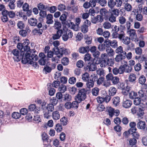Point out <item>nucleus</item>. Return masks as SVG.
I'll return each mask as SVG.
<instances>
[{
	"mask_svg": "<svg viewBox=\"0 0 147 147\" xmlns=\"http://www.w3.org/2000/svg\"><path fill=\"white\" fill-rule=\"evenodd\" d=\"M111 99V97L109 95H107L105 97L100 96L96 98V100L99 103H102L103 102L108 103Z\"/></svg>",
	"mask_w": 147,
	"mask_h": 147,
	"instance_id": "0eeeda50",
	"label": "nucleus"
},
{
	"mask_svg": "<svg viewBox=\"0 0 147 147\" xmlns=\"http://www.w3.org/2000/svg\"><path fill=\"white\" fill-rule=\"evenodd\" d=\"M124 9L127 11H130L132 9L131 5L128 3H125L124 6Z\"/></svg>",
	"mask_w": 147,
	"mask_h": 147,
	"instance_id": "f704fd0d",
	"label": "nucleus"
},
{
	"mask_svg": "<svg viewBox=\"0 0 147 147\" xmlns=\"http://www.w3.org/2000/svg\"><path fill=\"white\" fill-rule=\"evenodd\" d=\"M119 79L118 77L113 76L111 80V81L113 84H116L118 83L119 82Z\"/></svg>",
	"mask_w": 147,
	"mask_h": 147,
	"instance_id": "6e6d98bb",
	"label": "nucleus"
},
{
	"mask_svg": "<svg viewBox=\"0 0 147 147\" xmlns=\"http://www.w3.org/2000/svg\"><path fill=\"white\" fill-rule=\"evenodd\" d=\"M28 22L32 26H35L37 24V20L35 18H31L28 20Z\"/></svg>",
	"mask_w": 147,
	"mask_h": 147,
	"instance_id": "cd10ccee",
	"label": "nucleus"
},
{
	"mask_svg": "<svg viewBox=\"0 0 147 147\" xmlns=\"http://www.w3.org/2000/svg\"><path fill=\"white\" fill-rule=\"evenodd\" d=\"M84 65V62L81 60H80L78 61L76 63L77 67L79 68L82 67Z\"/></svg>",
	"mask_w": 147,
	"mask_h": 147,
	"instance_id": "338daca9",
	"label": "nucleus"
},
{
	"mask_svg": "<svg viewBox=\"0 0 147 147\" xmlns=\"http://www.w3.org/2000/svg\"><path fill=\"white\" fill-rule=\"evenodd\" d=\"M109 92L110 95L113 96L116 94L117 90L115 88L112 87L109 88Z\"/></svg>",
	"mask_w": 147,
	"mask_h": 147,
	"instance_id": "a19ab883",
	"label": "nucleus"
},
{
	"mask_svg": "<svg viewBox=\"0 0 147 147\" xmlns=\"http://www.w3.org/2000/svg\"><path fill=\"white\" fill-rule=\"evenodd\" d=\"M67 16L65 14H62L60 16L59 19L61 21L62 24L64 23L66 21Z\"/></svg>",
	"mask_w": 147,
	"mask_h": 147,
	"instance_id": "8fccbe9b",
	"label": "nucleus"
},
{
	"mask_svg": "<svg viewBox=\"0 0 147 147\" xmlns=\"http://www.w3.org/2000/svg\"><path fill=\"white\" fill-rule=\"evenodd\" d=\"M12 117L14 118L18 119L20 117L21 115L20 113L15 112L12 113Z\"/></svg>",
	"mask_w": 147,
	"mask_h": 147,
	"instance_id": "0e129e2a",
	"label": "nucleus"
},
{
	"mask_svg": "<svg viewBox=\"0 0 147 147\" xmlns=\"http://www.w3.org/2000/svg\"><path fill=\"white\" fill-rule=\"evenodd\" d=\"M57 52H58V53H59L60 55H61L62 57L63 54L67 55L70 53V51L68 49H66L64 47L60 48H60Z\"/></svg>",
	"mask_w": 147,
	"mask_h": 147,
	"instance_id": "1a4fd4ad",
	"label": "nucleus"
},
{
	"mask_svg": "<svg viewBox=\"0 0 147 147\" xmlns=\"http://www.w3.org/2000/svg\"><path fill=\"white\" fill-rule=\"evenodd\" d=\"M62 34V38L65 41H67L69 38H71L73 36V33L70 30L67 32L63 31Z\"/></svg>",
	"mask_w": 147,
	"mask_h": 147,
	"instance_id": "6e6552de",
	"label": "nucleus"
},
{
	"mask_svg": "<svg viewBox=\"0 0 147 147\" xmlns=\"http://www.w3.org/2000/svg\"><path fill=\"white\" fill-rule=\"evenodd\" d=\"M146 77L143 75L141 76L139 79V82L141 84H144L146 88L147 87V85L146 84H144L146 82Z\"/></svg>",
	"mask_w": 147,
	"mask_h": 147,
	"instance_id": "bb28decb",
	"label": "nucleus"
},
{
	"mask_svg": "<svg viewBox=\"0 0 147 147\" xmlns=\"http://www.w3.org/2000/svg\"><path fill=\"white\" fill-rule=\"evenodd\" d=\"M28 108L29 110L31 111H33L34 110L36 111V110L39 111L40 110V108L36 107V105L34 104L30 105L29 106Z\"/></svg>",
	"mask_w": 147,
	"mask_h": 147,
	"instance_id": "4c0bfd02",
	"label": "nucleus"
},
{
	"mask_svg": "<svg viewBox=\"0 0 147 147\" xmlns=\"http://www.w3.org/2000/svg\"><path fill=\"white\" fill-rule=\"evenodd\" d=\"M54 105L51 104H49L47 105V107L46 109L47 110V111L49 112H51L53 111L54 109Z\"/></svg>",
	"mask_w": 147,
	"mask_h": 147,
	"instance_id": "4d7b16f0",
	"label": "nucleus"
},
{
	"mask_svg": "<svg viewBox=\"0 0 147 147\" xmlns=\"http://www.w3.org/2000/svg\"><path fill=\"white\" fill-rule=\"evenodd\" d=\"M107 54L108 56L110 57H113L115 54L113 50L110 47H107L106 49Z\"/></svg>",
	"mask_w": 147,
	"mask_h": 147,
	"instance_id": "aec40b11",
	"label": "nucleus"
},
{
	"mask_svg": "<svg viewBox=\"0 0 147 147\" xmlns=\"http://www.w3.org/2000/svg\"><path fill=\"white\" fill-rule=\"evenodd\" d=\"M29 44V41L28 39H26L24 40V42L22 43H19L18 44L17 46V48L23 51L25 54V56H26V55H28L29 56L31 55L30 53H31V49L28 45Z\"/></svg>",
	"mask_w": 147,
	"mask_h": 147,
	"instance_id": "f03ea898",
	"label": "nucleus"
},
{
	"mask_svg": "<svg viewBox=\"0 0 147 147\" xmlns=\"http://www.w3.org/2000/svg\"><path fill=\"white\" fill-rule=\"evenodd\" d=\"M136 75L134 73H131L129 76L128 80L129 82L134 84L136 83Z\"/></svg>",
	"mask_w": 147,
	"mask_h": 147,
	"instance_id": "a211bd4d",
	"label": "nucleus"
},
{
	"mask_svg": "<svg viewBox=\"0 0 147 147\" xmlns=\"http://www.w3.org/2000/svg\"><path fill=\"white\" fill-rule=\"evenodd\" d=\"M86 90L84 88L80 90L78 93L75 96V100L78 101L79 102L84 100L86 97Z\"/></svg>",
	"mask_w": 147,
	"mask_h": 147,
	"instance_id": "39448f33",
	"label": "nucleus"
},
{
	"mask_svg": "<svg viewBox=\"0 0 147 147\" xmlns=\"http://www.w3.org/2000/svg\"><path fill=\"white\" fill-rule=\"evenodd\" d=\"M103 21L102 16L98 15L92 18L91 22L93 24H95L97 22H102Z\"/></svg>",
	"mask_w": 147,
	"mask_h": 147,
	"instance_id": "ddd939ff",
	"label": "nucleus"
},
{
	"mask_svg": "<svg viewBox=\"0 0 147 147\" xmlns=\"http://www.w3.org/2000/svg\"><path fill=\"white\" fill-rule=\"evenodd\" d=\"M116 53L118 54H122L125 55L126 54V53L125 51H123V47L120 46L118 47L115 50Z\"/></svg>",
	"mask_w": 147,
	"mask_h": 147,
	"instance_id": "393cba45",
	"label": "nucleus"
},
{
	"mask_svg": "<svg viewBox=\"0 0 147 147\" xmlns=\"http://www.w3.org/2000/svg\"><path fill=\"white\" fill-rule=\"evenodd\" d=\"M122 54H119L117 55L115 58V60L116 62H118L121 61L122 59H124L125 57Z\"/></svg>",
	"mask_w": 147,
	"mask_h": 147,
	"instance_id": "c85d7f7f",
	"label": "nucleus"
},
{
	"mask_svg": "<svg viewBox=\"0 0 147 147\" xmlns=\"http://www.w3.org/2000/svg\"><path fill=\"white\" fill-rule=\"evenodd\" d=\"M136 123L134 122H131L129 124V125L131 127V128L129 129V131L131 130L132 132H136L137 129L136 127Z\"/></svg>",
	"mask_w": 147,
	"mask_h": 147,
	"instance_id": "72a5a7b5",
	"label": "nucleus"
},
{
	"mask_svg": "<svg viewBox=\"0 0 147 147\" xmlns=\"http://www.w3.org/2000/svg\"><path fill=\"white\" fill-rule=\"evenodd\" d=\"M96 73L98 75L101 77H103L105 74V71L102 68L98 69L96 70Z\"/></svg>",
	"mask_w": 147,
	"mask_h": 147,
	"instance_id": "473e14b6",
	"label": "nucleus"
},
{
	"mask_svg": "<svg viewBox=\"0 0 147 147\" xmlns=\"http://www.w3.org/2000/svg\"><path fill=\"white\" fill-rule=\"evenodd\" d=\"M63 33V30H58L54 34H53L52 38L53 40H56L59 39Z\"/></svg>",
	"mask_w": 147,
	"mask_h": 147,
	"instance_id": "9d476101",
	"label": "nucleus"
},
{
	"mask_svg": "<svg viewBox=\"0 0 147 147\" xmlns=\"http://www.w3.org/2000/svg\"><path fill=\"white\" fill-rule=\"evenodd\" d=\"M69 61L68 58L63 57L61 59V63L64 65H67L69 63Z\"/></svg>",
	"mask_w": 147,
	"mask_h": 147,
	"instance_id": "603ef678",
	"label": "nucleus"
},
{
	"mask_svg": "<svg viewBox=\"0 0 147 147\" xmlns=\"http://www.w3.org/2000/svg\"><path fill=\"white\" fill-rule=\"evenodd\" d=\"M55 51L56 55L51 58V61L53 62H54L56 63H58L60 58L62 57V56L61 55H60L59 53H58L57 51Z\"/></svg>",
	"mask_w": 147,
	"mask_h": 147,
	"instance_id": "f8f14e48",
	"label": "nucleus"
},
{
	"mask_svg": "<svg viewBox=\"0 0 147 147\" xmlns=\"http://www.w3.org/2000/svg\"><path fill=\"white\" fill-rule=\"evenodd\" d=\"M105 78L103 77L99 78L97 80L96 83L98 86L101 84L104 80Z\"/></svg>",
	"mask_w": 147,
	"mask_h": 147,
	"instance_id": "e2e57ef3",
	"label": "nucleus"
},
{
	"mask_svg": "<svg viewBox=\"0 0 147 147\" xmlns=\"http://www.w3.org/2000/svg\"><path fill=\"white\" fill-rule=\"evenodd\" d=\"M137 127L140 129H144L145 127V122L140 121L137 124Z\"/></svg>",
	"mask_w": 147,
	"mask_h": 147,
	"instance_id": "a878e982",
	"label": "nucleus"
},
{
	"mask_svg": "<svg viewBox=\"0 0 147 147\" xmlns=\"http://www.w3.org/2000/svg\"><path fill=\"white\" fill-rule=\"evenodd\" d=\"M103 26L104 28L108 29L111 28L112 26L110 22H106L103 23Z\"/></svg>",
	"mask_w": 147,
	"mask_h": 147,
	"instance_id": "a18cd8bd",
	"label": "nucleus"
},
{
	"mask_svg": "<svg viewBox=\"0 0 147 147\" xmlns=\"http://www.w3.org/2000/svg\"><path fill=\"white\" fill-rule=\"evenodd\" d=\"M91 59V55L89 53H87L84 56V59L85 61H89Z\"/></svg>",
	"mask_w": 147,
	"mask_h": 147,
	"instance_id": "69168bd1",
	"label": "nucleus"
},
{
	"mask_svg": "<svg viewBox=\"0 0 147 147\" xmlns=\"http://www.w3.org/2000/svg\"><path fill=\"white\" fill-rule=\"evenodd\" d=\"M61 27V24L60 22L58 21H55V23L54 25V27L55 29L57 30H60L59 29Z\"/></svg>",
	"mask_w": 147,
	"mask_h": 147,
	"instance_id": "09e8293b",
	"label": "nucleus"
},
{
	"mask_svg": "<svg viewBox=\"0 0 147 147\" xmlns=\"http://www.w3.org/2000/svg\"><path fill=\"white\" fill-rule=\"evenodd\" d=\"M114 109L110 107H108L107 108L106 111L111 117H112L114 116Z\"/></svg>",
	"mask_w": 147,
	"mask_h": 147,
	"instance_id": "5701e85b",
	"label": "nucleus"
},
{
	"mask_svg": "<svg viewBox=\"0 0 147 147\" xmlns=\"http://www.w3.org/2000/svg\"><path fill=\"white\" fill-rule=\"evenodd\" d=\"M86 82V85L88 88L90 89L93 87L94 83V81H92L91 80H89Z\"/></svg>",
	"mask_w": 147,
	"mask_h": 147,
	"instance_id": "c756f323",
	"label": "nucleus"
},
{
	"mask_svg": "<svg viewBox=\"0 0 147 147\" xmlns=\"http://www.w3.org/2000/svg\"><path fill=\"white\" fill-rule=\"evenodd\" d=\"M90 48L89 46L81 47L78 49L79 52L82 54H84L89 52Z\"/></svg>",
	"mask_w": 147,
	"mask_h": 147,
	"instance_id": "6ab92c4d",
	"label": "nucleus"
},
{
	"mask_svg": "<svg viewBox=\"0 0 147 147\" xmlns=\"http://www.w3.org/2000/svg\"><path fill=\"white\" fill-rule=\"evenodd\" d=\"M142 5L140 4L138 5L137 9H133L132 13L134 14V17L136 19L139 21H141L143 19V16L141 14L142 11Z\"/></svg>",
	"mask_w": 147,
	"mask_h": 147,
	"instance_id": "7ed1b4c3",
	"label": "nucleus"
},
{
	"mask_svg": "<svg viewBox=\"0 0 147 147\" xmlns=\"http://www.w3.org/2000/svg\"><path fill=\"white\" fill-rule=\"evenodd\" d=\"M96 65L94 63L88 64L86 67L84 68L85 70L89 69V71H95L96 69Z\"/></svg>",
	"mask_w": 147,
	"mask_h": 147,
	"instance_id": "9b49d317",
	"label": "nucleus"
},
{
	"mask_svg": "<svg viewBox=\"0 0 147 147\" xmlns=\"http://www.w3.org/2000/svg\"><path fill=\"white\" fill-rule=\"evenodd\" d=\"M134 102V105H139L142 109H147V102L143 99H142V101L140 98L138 97L135 98Z\"/></svg>",
	"mask_w": 147,
	"mask_h": 147,
	"instance_id": "423d86ee",
	"label": "nucleus"
},
{
	"mask_svg": "<svg viewBox=\"0 0 147 147\" xmlns=\"http://www.w3.org/2000/svg\"><path fill=\"white\" fill-rule=\"evenodd\" d=\"M113 103L115 106L119 105L120 102V98L119 97L117 96L112 99Z\"/></svg>",
	"mask_w": 147,
	"mask_h": 147,
	"instance_id": "58836bf2",
	"label": "nucleus"
},
{
	"mask_svg": "<svg viewBox=\"0 0 147 147\" xmlns=\"http://www.w3.org/2000/svg\"><path fill=\"white\" fill-rule=\"evenodd\" d=\"M100 14L103 16H105L108 13L107 10L105 8L100 9Z\"/></svg>",
	"mask_w": 147,
	"mask_h": 147,
	"instance_id": "13d9d810",
	"label": "nucleus"
},
{
	"mask_svg": "<svg viewBox=\"0 0 147 147\" xmlns=\"http://www.w3.org/2000/svg\"><path fill=\"white\" fill-rule=\"evenodd\" d=\"M20 51L17 49H13L11 51V53L13 54L14 56L13 58L15 61L18 62L20 61L21 59L22 61V57L25 56L24 53L23 51Z\"/></svg>",
	"mask_w": 147,
	"mask_h": 147,
	"instance_id": "20e7f679",
	"label": "nucleus"
},
{
	"mask_svg": "<svg viewBox=\"0 0 147 147\" xmlns=\"http://www.w3.org/2000/svg\"><path fill=\"white\" fill-rule=\"evenodd\" d=\"M139 96L141 98H142V99L146 101V96L145 94L144 93L143 91L142 90H140L138 92Z\"/></svg>",
	"mask_w": 147,
	"mask_h": 147,
	"instance_id": "c03bdc74",
	"label": "nucleus"
},
{
	"mask_svg": "<svg viewBox=\"0 0 147 147\" xmlns=\"http://www.w3.org/2000/svg\"><path fill=\"white\" fill-rule=\"evenodd\" d=\"M99 89L97 87H95L92 89V94L94 96H97L99 92Z\"/></svg>",
	"mask_w": 147,
	"mask_h": 147,
	"instance_id": "79ce46f5",
	"label": "nucleus"
},
{
	"mask_svg": "<svg viewBox=\"0 0 147 147\" xmlns=\"http://www.w3.org/2000/svg\"><path fill=\"white\" fill-rule=\"evenodd\" d=\"M22 8L24 11L28 12V13L29 16L31 15L32 11V9L28 3H24L23 5Z\"/></svg>",
	"mask_w": 147,
	"mask_h": 147,
	"instance_id": "4468645a",
	"label": "nucleus"
},
{
	"mask_svg": "<svg viewBox=\"0 0 147 147\" xmlns=\"http://www.w3.org/2000/svg\"><path fill=\"white\" fill-rule=\"evenodd\" d=\"M112 71L113 74L115 75L118 74H123L121 66H120L118 68L116 67L114 68L112 70Z\"/></svg>",
	"mask_w": 147,
	"mask_h": 147,
	"instance_id": "dca6fc26",
	"label": "nucleus"
},
{
	"mask_svg": "<svg viewBox=\"0 0 147 147\" xmlns=\"http://www.w3.org/2000/svg\"><path fill=\"white\" fill-rule=\"evenodd\" d=\"M37 7L39 10L40 11L46 10L47 8V5H45L41 3L38 4Z\"/></svg>",
	"mask_w": 147,
	"mask_h": 147,
	"instance_id": "ea45409f",
	"label": "nucleus"
},
{
	"mask_svg": "<svg viewBox=\"0 0 147 147\" xmlns=\"http://www.w3.org/2000/svg\"><path fill=\"white\" fill-rule=\"evenodd\" d=\"M66 86L63 84L60 85L58 88V90L61 93H64L66 91Z\"/></svg>",
	"mask_w": 147,
	"mask_h": 147,
	"instance_id": "49530a36",
	"label": "nucleus"
},
{
	"mask_svg": "<svg viewBox=\"0 0 147 147\" xmlns=\"http://www.w3.org/2000/svg\"><path fill=\"white\" fill-rule=\"evenodd\" d=\"M61 123L63 125H67L68 122V119L65 117H63L61 118L60 120Z\"/></svg>",
	"mask_w": 147,
	"mask_h": 147,
	"instance_id": "c9c22d12",
	"label": "nucleus"
},
{
	"mask_svg": "<svg viewBox=\"0 0 147 147\" xmlns=\"http://www.w3.org/2000/svg\"><path fill=\"white\" fill-rule=\"evenodd\" d=\"M111 14L115 15L116 17L118 16L119 13V10L117 9H114L112 10V11L111 12Z\"/></svg>",
	"mask_w": 147,
	"mask_h": 147,
	"instance_id": "864d4df0",
	"label": "nucleus"
},
{
	"mask_svg": "<svg viewBox=\"0 0 147 147\" xmlns=\"http://www.w3.org/2000/svg\"><path fill=\"white\" fill-rule=\"evenodd\" d=\"M123 73L125 71V72L129 73L131 72L132 69V67L131 66H128L126 64H124L123 65H121Z\"/></svg>",
	"mask_w": 147,
	"mask_h": 147,
	"instance_id": "2eb2a0df",
	"label": "nucleus"
},
{
	"mask_svg": "<svg viewBox=\"0 0 147 147\" xmlns=\"http://www.w3.org/2000/svg\"><path fill=\"white\" fill-rule=\"evenodd\" d=\"M55 129L57 132H61L62 129V127L60 124H57L55 127Z\"/></svg>",
	"mask_w": 147,
	"mask_h": 147,
	"instance_id": "774afa93",
	"label": "nucleus"
},
{
	"mask_svg": "<svg viewBox=\"0 0 147 147\" xmlns=\"http://www.w3.org/2000/svg\"><path fill=\"white\" fill-rule=\"evenodd\" d=\"M122 41L123 43L127 45L130 43V39L129 37L126 36L122 38Z\"/></svg>",
	"mask_w": 147,
	"mask_h": 147,
	"instance_id": "37998d69",
	"label": "nucleus"
},
{
	"mask_svg": "<svg viewBox=\"0 0 147 147\" xmlns=\"http://www.w3.org/2000/svg\"><path fill=\"white\" fill-rule=\"evenodd\" d=\"M42 139L43 142H48V140L49 138V137L48 136V135L45 132H42L41 134Z\"/></svg>",
	"mask_w": 147,
	"mask_h": 147,
	"instance_id": "e433bc0d",
	"label": "nucleus"
},
{
	"mask_svg": "<svg viewBox=\"0 0 147 147\" xmlns=\"http://www.w3.org/2000/svg\"><path fill=\"white\" fill-rule=\"evenodd\" d=\"M71 99V96L68 94L66 93L64 95V100L65 101H69Z\"/></svg>",
	"mask_w": 147,
	"mask_h": 147,
	"instance_id": "052dcab7",
	"label": "nucleus"
},
{
	"mask_svg": "<svg viewBox=\"0 0 147 147\" xmlns=\"http://www.w3.org/2000/svg\"><path fill=\"white\" fill-rule=\"evenodd\" d=\"M117 41L116 40H111L110 46L111 47L113 48H115L117 47Z\"/></svg>",
	"mask_w": 147,
	"mask_h": 147,
	"instance_id": "3c124183",
	"label": "nucleus"
},
{
	"mask_svg": "<svg viewBox=\"0 0 147 147\" xmlns=\"http://www.w3.org/2000/svg\"><path fill=\"white\" fill-rule=\"evenodd\" d=\"M57 9L60 11H63L65 9L66 7L64 4H60L58 6Z\"/></svg>",
	"mask_w": 147,
	"mask_h": 147,
	"instance_id": "5fc2aeb1",
	"label": "nucleus"
},
{
	"mask_svg": "<svg viewBox=\"0 0 147 147\" xmlns=\"http://www.w3.org/2000/svg\"><path fill=\"white\" fill-rule=\"evenodd\" d=\"M38 59L37 55L34 54H32L31 55L29 56L28 54L26 55V56L23 57L22 59V63L24 64L28 63L30 64H33V66L35 68L38 67V65L35 61Z\"/></svg>",
	"mask_w": 147,
	"mask_h": 147,
	"instance_id": "f257e3e1",
	"label": "nucleus"
},
{
	"mask_svg": "<svg viewBox=\"0 0 147 147\" xmlns=\"http://www.w3.org/2000/svg\"><path fill=\"white\" fill-rule=\"evenodd\" d=\"M79 103L77 100L73 101L71 103L72 108L77 109L78 107Z\"/></svg>",
	"mask_w": 147,
	"mask_h": 147,
	"instance_id": "bf43d9fd",
	"label": "nucleus"
},
{
	"mask_svg": "<svg viewBox=\"0 0 147 147\" xmlns=\"http://www.w3.org/2000/svg\"><path fill=\"white\" fill-rule=\"evenodd\" d=\"M118 21L119 23L121 25H123L126 22V19L123 16H120L118 18Z\"/></svg>",
	"mask_w": 147,
	"mask_h": 147,
	"instance_id": "7c9ffc66",
	"label": "nucleus"
},
{
	"mask_svg": "<svg viewBox=\"0 0 147 147\" xmlns=\"http://www.w3.org/2000/svg\"><path fill=\"white\" fill-rule=\"evenodd\" d=\"M53 15L50 13L48 14L46 16L47 21V23L48 24H52L53 23Z\"/></svg>",
	"mask_w": 147,
	"mask_h": 147,
	"instance_id": "4be33fe9",
	"label": "nucleus"
},
{
	"mask_svg": "<svg viewBox=\"0 0 147 147\" xmlns=\"http://www.w3.org/2000/svg\"><path fill=\"white\" fill-rule=\"evenodd\" d=\"M88 27L85 25H83L81 27L82 32L84 33H86L88 31Z\"/></svg>",
	"mask_w": 147,
	"mask_h": 147,
	"instance_id": "680f3d73",
	"label": "nucleus"
},
{
	"mask_svg": "<svg viewBox=\"0 0 147 147\" xmlns=\"http://www.w3.org/2000/svg\"><path fill=\"white\" fill-rule=\"evenodd\" d=\"M57 7L55 6H53L49 7L47 9L51 13H55L57 10Z\"/></svg>",
	"mask_w": 147,
	"mask_h": 147,
	"instance_id": "de8ad7c7",
	"label": "nucleus"
},
{
	"mask_svg": "<svg viewBox=\"0 0 147 147\" xmlns=\"http://www.w3.org/2000/svg\"><path fill=\"white\" fill-rule=\"evenodd\" d=\"M132 104V102L131 100H123L122 105L125 108H128L131 106Z\"/></svg>",
	"mask_w": 147,
	"mask_h": 147,
	"instance_id": "f3484780",
	"label": "nucleus"
},
{
	"mask_svg": "<svg viewBox=\"0 0 147 147\" xmlns=\"http://www.w3.org/2000/svg\"><path fill=\"white\" fill-rule=\"evenodd\" d=\"M89 74L87 72H85L82 74V79L84 81L86 82L89 80Z\"/></svg>",
	"mask_w": 147,
	"mask_h": 147,
	"instance_id": "2f4dec72",
	"label": "nucleus"
},
{
	"mask_svg": "<svg viewBox=\"0 0 147 147\" xmlns=\"http://www.w3.org/2000/svg\"><path fill=\"white\" fill-rule=\"evenodd\" d=\"M52 116L54 120L59 119L60 118V115L59 112L57 111H55L53 112Z\"/></svg>",
	"mask_w": 147,
	"mask_h": 147,
	"instance_id": "b1692460",
	"label": "nucleus"
},
{
	"mask_svg": "<svg viewBox=\"0 0 147 147\" xmlns=\"http://www.w3.org/2000/svg\"><path fill=\"white\" fill-rule=\"evenodd\" d=\"M127 32L131 39H134L137 37L136 31L134 29H130L127 31Z\"/></svg>",
	"mask_w": 147,
	"mask_h": 147,
	"instance_id": "412c9836",
	"label": "nucleus"
}]
</instances>
